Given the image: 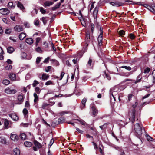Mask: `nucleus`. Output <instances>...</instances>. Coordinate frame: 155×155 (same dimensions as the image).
<instances>
[{
    "label": "nucleus",
    "instance_id": "f257e3e1",
    "mask_svg": "<svg viewBox=\"0 0 155 155\" xmlns=\"http://www.w3.org/2000/svg\"><path fill=\"white\" fill-rule=\"evenodd\" d=\"M119 89L117 87H115L111 89L110 90V101L113 102L115 101L116 98H118L119 101H120V96L118 94L117 92L119 91Z\"/></svg>",
    "mask_w": 155,
    "mask_h": 155
},
{
    "label": "nucleus",
    "instance_id": "f03ea898",
    "mask_svg": "<svg viewBox=\"0 0 155 155\" xmlns=\"http://www.w3.org/2000/svg\"><path fill=\"white\" fill-rule=\"evenodd\" d=\"M134 128L135 135L140 138L142 134V131L144 130L143 126L139 123H136L134 124Z\"/></svg>",
    "mask_w": 155,
    "mask_h": 155
},
{
    "label": "nucleus",
    "instance_id": "7ed1b4c3",
    "mask_svg": "<svg viewBox=\"0 0 155 155\" xmlns=\"http://www.w3.org/2000/svg\"><path fill=\"white\" fill-rule=\"evenodd\" d=\"M53 98H52L50 99L49 101V103L48 104L45 102H43L42 104L41 107L42 109H46L49 106H52L55 103L53 101L51 102V100Z\"/></svg>",
    "mask_w": 155,
    "mask_h": 155
},
{
    "label": "nucleus",
    "instance_id": "20e7f679",
    "mask_svg": "<svg viewBox=\"0 0 155 155\" xmlns=\"http://www.w3.org/2000/svg\"><path fill=\"white\" fill-rule=\"evenodd\" d=\"M91 110L92 111V115L93 116H95L97 115L98 113V111L96 109L95 105L94 104H91L90 105Z\"/></svg>",
    "mask_w": 155,
    "mask_h": 155
},
{
    "label": "nucleus",
    "instance_id": "39448f33",
    "mask_svg": "<svg viewBox=\"0 0 155 155\" xmlns=\"http://www.w3.org/2000/svg\"><path fill=\"white\" fill-rule=\"evenodd\" d=\"M100 29V34L99 35L98 37L97 38V40L98 43V45L99 46H101L102 44V40L103 39V31L102 30V29H101V28Z\"/></svg>",
    "mask_w": 155,
    "mask_h": 155
},
{
    "label": "nucleus",
    "instance_id": "423d86ee",
    "mask_svg": "<svg viewBox=\"0 0 155 155\" xmlns=\"http://www.w3.org/2000/svg\"><path fill=\"white\" fill-rule=\"evenodd\" d=\"M135 109H133L130 117L128 118V120H130L132 123H134L135 121Z\"/></svg>",
    "mask_w": 155,
    "mask_h": 155
},
{
    "label": "nucleus",
    "instance_id": "0eeeda50",
    "mask_svg": "<svg viewBox=\"0 0 155 155\" xmlns=\"http://www.w3.org/2000/svg\"><path fill=\"white\" fill-rule=\"evenodd\" d=\"M21 57L23 59L30 60L31 59V55H27L25 52H22L21 54Z\"/></svg>",
    "mask_w": 155,
    "mask_h": 155
},
{
    "label": "nucleus",
    "instance_id": "6e6552de",
    "mask_svg": "<svg viewBox=\"0 0 155 155\" xmlns=\"http://www.w3.org/2000/svg\"><path fill=\"white\" fill-rule=\"evenodd\" d=\"M110 4L112 6L116 7L123 6L124 5V3L117 1L110 2Z\"/></svg>",
    "mask_w": 155,
    "mask_h": 155
},
{
    "label": "nucleus",
    "instance_id": "1a4fd4ad",
    "mask_svg": "<svg viewBox=\"0 0 155 155\" xmlns=\"http://www.w3.org/2000/svg\"><path fill=\"white\" fill-rule=\"evenodd\" d=\"M92 35L91 34L89 31H87L86 35V40L88 42L90 40H92Z\"/></svg>",
    "mask_w": 155,
    "mask_h": 155
},
{
    "label": "nucleus",
    "instance_id": "9d476101",
    "mask_svg": "<svg viewBox=\"0 0 155 155\" xmlns=\"http://www.w3.org/2000/svg\"><path fill=\"white\" fill-rule=\"evenodd\" d=\"M12 125V122L9 121L7 119H5L4 120V127L7 129L11 127Z\"/></svg>",
    "mask_w": 155,
    "mask_h": 155
},
{
    "label": "nucleus",
    "instance_id": "9b49d317",
    "mask_svg": "<svg viewBox=\"0 0 155 155\" xmlns=\"http://www.w3.org/2000/svg\"><path fill=\"white\" fill-rule=\"evenodd\" d=\"M10 11L7 8H5L0 9V13L4 15H7L9 13Z\"/></svg>",
    "mask_w": 155,
    "mask_h": 155
},
{
    "label": "nucleus",
    "instance_id": "f8f14e48",
    "mask_svg": "<svg viewBox=\"0 0 155 155\" xmlns=\"http://www.w3.org/2000/svg\"><path fill=\"white\" fill-rule=\"evenodd\" d=\"M24 96L23 95L20 94L18 95V102L17 104H22L24 101Z\"/></svg>",
    "mask_w": 155,
    "mask_h": 155
},
{
    "label": "nucleus",
    "instance_id": "ddd939ff",
    "mask_svg": "<svg viewBox=\"0 0 155 155\" xmlns=\"http://www.w3.org/2000/svg\"><path fill=\"white\" fill-rule=\"evenodd\" d=\"M14 30L16 32H19L23 30V26L21 25H16L14 27Z\"/></svg>",
    "mask_w": 155,
    "mask_h": 155
},
{
    "label": "nucleus",
    "instance_id": "4468645a",
    "mask_svg": "<svg viewBox=\"0 0 155 155\" xmlns=\"http://www.w3.org/2000/svg\"><path fill=\"white\" fill-rule=\"evenodd\" d=\"M8 115L14 120H17L18 119V117L15 113L9 114Z\"/></svg>",
    "mask_w": 155,
    "mask_h": 155
},
{
    "label": "nucleus",
    "instance_id": "2eb2a0df",
    "mask_svg": "<svg viewBox=\"0 0 155 155\" xmlns=\"http://www.w3.org/2000/svg\"><path fill=\"white\" fill-rule=\"evenodd\" d=\"M133 72L134 71H131L129 72H122L118 74L121 76L128 77L132 74Z\"/></svg>",
    "mask_w": 155,
    "mask_h": 155
},
{
    "label": "nucleus",
    "instance_id": "dca6fc26",
    "mask_svg": "<svg viewBox=\"0 0 155 155\" xmlns=\"http://www.w3.org/2000/svg\"><path fill=\"white\" fill-rule=\"evenodd\" d=\"M98 11V8L97 6L96 7L93 12V15L94 19L97 17V15Z\"/></svg>",
    "mask_w": 155,
    "mask_h": 155
},
{
    "label": "nucleus",
    "instance_id": "f3484780",
    "mask_svg": "<svg viewBox=\"0 0 155 155\" xmlns=\"http://www.w3.org/2000/svg\"><path fill=\"white\" fill-rule=\"evenodd\" d=\"M142 73H141L137 76V80L134 82V83L135 84H137V83L140 82L142 78Z\"/></svg>",
    "mask_w": 155,
    "mask_h": 155
},
{
    "label": "nucleus",
    "instance_id": "a211bd4d",
    "mask_svg": "<svg viewBox=\"0 0 155 155\" xmlns=\"http://www.w3.org/2000/svg\"><path fill=\"white\" fill-rule=\"evenodd\" d=\"M17 6L20 9L22 10L23 11L25 10V8L22 4L21 3L19 2H17Z\"/></svg>",
    "mask_w": 155,
    "mask_h": 155
},
{
    "label": "nucleus",
    "instance_id": "6ab92c4d",
    "mask_svg": "<svg viewBox=\"0 0 155 155\" xmlns=\"http://www.w3.org/2000/svg\"><path fill=\"white\" fill-rule=\"evenodd\" d=\"M118 125L120 127V129L121 128L124 127V126L126 125V124L127 123V122L126 123L124 122V121L120 120H119L118 121Z\"/></svg>",
    "mask_w": 155,
    "mask_h": 155
},
{
    "label": "nucleus",
    "instance_id": "aec40b11",
    "mask_svg": "<svg viewBox=\"0 0 155 155\" xmlns=\"http://www.w3.org/2000/svg\"><path fill=\"white\" fill-rule=\"evenodd\" d=\"M34 143L37 148L40 149L42 147V145L39 142L36 140L34 141Z\"/></svg>",
    "mask_w": 155,
    "mask_h": 155
},
{
    "label": "nucleus",
    "instance_id": "412c9836",
    "mask_svg": "<svg viewBox=\"0 0 155 155\" xmlns=\"http://www.w3.org/2000/svg\"><path fill=\"white\" fill-rule=\"evenodd\" d=\"M15 6V4L13 3L12 2H9L8 5V8L13 9Z\"/></svg>",
    "mask_w": 155,
    "mask_h": 155
},
{
    "label": "nucleus",
    "instance_id": "4be33fe9",
    "mask_svg": "<svg viewBox=\"0 0 155 155\" xmlns=\"http://www.w3.org/2000/svg\"><path fill=\"white\" fill-rule=\"evenodd\" d=\"M87 101V99L86 98H84L81 101V104L82 105L81 106V109H83L85 105V103Z\"/></svg>",
    "mask_w": 155,
    "mask_h": 155
},
{
    "label": "nucleus",
    "instance_id": "5701e85b",
    "mask_svg": "<svg viewBox=\"0 0 155 155\" xmlns=\"http://www.w3.org/2000/svg\"><path fill=\"white\" fill-rule=\"evenodd\" d=\"M26 33H24V32L21 33L19 35V39L21 40H22L24 39V38L26 37Z\"/></svg>",
    "mask_w": 155,
    "mask_h": 155
},
{
    "label": "nucleus",
    "instance_id": "b1692460",
    "mask_svg": "<svg viewBox=\"0 0 155 155\" xmlns=\"http://www.w3.org/2000/svg\"><path fill=\"white\" fill-rule=\"evenodd\" d=\"M25 41L27 44L29 45H31L33 43V40L31 38H27L26 39Z\"/></svg>",
    "mask_w": 155,
    "mask_h": 155
},
{
    "label": "nucleus",
    "instance_id": "393cba45",
    "mask_svg": "<svg viewBox=\"0 0 155 155\" xmlns=\"http://www.w3.org/2000/svg\"><path fill=\"white\" fill-rule=\"evenodd\" d=\"M13 151L14 155H20V151L18 148H16L14 149Z\"/></svg>",
    "mask_w": 155,
    "mask_h": 155
},
{
    "label": "nucleus",
    "instance_id": "a878e982",
    "mask_svg": "<svg viewBox=\"0 0 155 155\" xmlns=\"http://www.w3.org/2000/svg\"><path fill=\"white\" fill-rule=\"evenodd\" d=\"M9 76L10 79L12 81L15 80L16 79V75L13 73H10Z\"/></svg>",
    "mask_w": 155,
    "mask_h": 155
},
{
    "label": "nucleus",
    "instance_id": "bb28decb",
    "mask_svg": "<svg viewBox=\"0 0 155 155\" xmlns=\"http://www.w3.org/2000/svg\"><path fill=\"white\" fill-rule=\"evenodd\" d=\"M7 52L10 54L12 53L15 51L14 48L12 46L8 47L7 48Z\"/></svg>",
    "mask_w": 155,
    "mask_h": 155
},
{
    "label": "nucleus",
    "instance_id": "cd10ccee",
    "mask_svg": "<svg viewBox=\"0 0 155 155\" xmlns=\"http://www.w3.org/2000/svg\"><path fill=\"white\" fill-rule=\"evenodd\" d=\"M10 138L12 140L15 141L17 140L18 137L15 134H12L11 135Z\"/></svg>",
    "mask_w": 155,
    "mask_h": 155
},
{
    "label": "nucleus",
    "instance_id": "c85d7f7f",
    "mask_svg": "<svg viewBox=\"0 0 155 155\" xmlns=\"http://www.w3.org/2000/svg\"><path fill=\"white\" fill-rule=\"evenodd\" d=\"M6 140L5 138L2 136L0 137V143L3 144H5Z\"/></svg>",
    "mask_w": 155,
    "mask_h": 155
},
{
    "label": "nucleus",
    "instance_id": "c756f323",
    "mask_svg": "<svg viewBox=\"0 0 155 155\" xmlns=\"http://www.w3.org/2000/svg\"><path fill=\"white\" fill-rule=\"evenodd\" d=\"M149 10L151 12L154 13L155 12V4H152L150 6Z\"/></svg>",
    "mask_w": 155,
    "mask_h": 155
},
{
    "label": "nucleus",
    "instance_id": "7c9ffc66",
    "mask_svg": "<svg viewBox=\"0 0 155 155\" xmlns=\"http://www.w3.org/2000/svg\"><path fill=\"white\" fill-rule=\"evenodd\" d=\"M53 4V2L50 1H46L44 3V6L45 7L50 6Z\"/></svg>",
    "mask_w": 155,
    "mask_h": 155
},
{
    "label": "nucleus",
    "instance_id": "2f4dec72",
    "mask_svg": "<svg viewBox=\"0 0 155 155\" xmlns=\"http://www.w3.org/2000/svg\"><path fill=\"white\" fill-rule=\"evenodd\" d=\"M24 145L26 147H30L32 145V143L31 142L25 141L24 142Z\"/></svg>",
    "mask_w": 155,
    "mask_h": 155
},
{
    "label": "nucleus",
    "instance_id": "473e14b6",
    "mask_svg": "<svg viewBox=\"0 0 155 155\" xmlns=\"http://www.w3.org/2000/svg\"><path fill=\"white\" fill-rule=\"evenodd\" d=\"M52 63L55 66H58L59 65V63L58 61L55 59H52L51 60Z\"/></svg>",
    "mask_w": 155,
    "mask_h": 155
},
{
    "label": "nucleus",
    "instance_id": "72a5a7b5",
    "mask_svg": "<svg viewBox=\"0 0 155 155\" xmlns=\"http://www.w3.org/2000/svg\"><path fill=\"white\" fill-rule=\"evenodd\" d=\"M49 78V76L45 73L42 74L41 77V79L43 80H47Z\"/></svg>",
    "mask_w": 155,
    "mask_h": 155
},
{
    "label": "nucleus",
    "instance_id": "f704fd0d",
    "mask_svg": "<svg viewBox=\"0 0 155 155\" xmlns=\"http://www.w3.org/2000/svg\"><path fill=\"white\" fill-rule=\"evenodd\" d=\"M92 60L91 58H89V61L86 65V66L87 68H90L91 67Z\"/></svg>",
    "mask_w": 155,
    "mask_h": 155
},
{
    "label": "nucleus",
    "instance_id": "c9c22d12",
    "mask_svg": "<svg viewBox=\"0 0 155 155\" xmlns=\"http://www.w3.org/2000/svg\"><path fill=\"white\" fill-rule=\"evenodd\" d=\"M76 120L78 121L81 124L85 126L87 124L86 122L81 119L79 118V119H76Z\"/></svg>",
    "mask_w": 155,
    "mask_h": 155
},
{
    "label": "nucleus",
    "instance_id": "e433bc0d",
    "mask_svg": "<svg viewBox=\"0 0 155 155\" xmlns=\"http://www.w3.org/2000/svg\"><path fill=\"white\" fill-rule=\"evenodd\" d=\"M48 18L46 17H42L41 20L42 21L44 25H45L46 23L48 21Z\"/></svg>",
    "mask_w": 155,
    "mask_h": 155
},
{
    "label": "nucleus",
    "instance_id": "4c0bfd02",
    "mask_svg": "<svg viewBox=\"0 0 155 155\" xmlns=\"http://www.w3.org/2000/svg\"><path fill=\"white\" fill-rule=\"evenodd\" d=\"M38 10L36 9H34L31 12V15L32 16H34L36 14H37Z\"/></svg>",
    "mask_w": 155,
    "mask_h": 155
},
{
    "label": "nucleus",
    "instance_id": "58836bf2",
    "mask_svg": "<svg viewBox=\"0 0 155 155\" xmlns=\"http://www.w3.org/2000/svg\"><path fill=\"white\" fill-rule=\"evenodd\" d=\"M103 76L104 78H106L108 80H110L111 79V77L109 75L107 74L105 71H104V74H103Z\"/></svg>",
    "mask_w": 155,
    "mask_h": 155
},
{
    "label": "nucleus",
    "instance_id": "ea45409f",
    "mask_svg": "<svg viewBox=\"0 0 155 155\" xmlns=\"http://www.w3.org/2000/svg\"><path fill=\"white\" fill-rule=\"evenodd\" d=\"M94 25L93 24H91V31H89L91 34L93 35L94 29Z\"/></svg>",
    "mask_w": 155,
    "mask_h": 155
},
{
    "label": "nucleus",
    "instance_id": "a19ab883",
    "mask_svg": "<svg viewBox=\"0 0 155 155\" xmlns=\"http://www.w3.org/2000/svg\"><path fill=\"white\" fill-rule=\"evenodd\" d=\"M33 95H34V102L35 103L38 101V96L35 93H34Z\"/></svg>",
    "mask_w": 155,
    "mask_h": 155
},
{
    "label": "nucleus",
    "instance_id": "79ce46f5",
    "mask_svg": "<svg viewBox=\"0 0 155 155\" xmlns=\"http://www.w3.org/2000/svg\"><path fill=\"white\" fill-rule=\"evenodd\" d=\"M9 81L7 79L3 80L2 82V83L4 85H8L9 84Z\"/></svg>",
    "mask_w": 155,
    "mask_h": 155
},
{
    "label": "nucleus",
    "instance_id": "37998d69",
    "mask_svg": "<svg viewBox=\"0 0 155 155\" xmlns=\"http://www.w3.org/2000/svg\"><path fill=\"white\" fill-rule=\"evenodd\" d=\"M20 137L22 140H25L26 138V135L25 133H22L20 134Z\"/></svg>",
    "mask_w": 155,
    "mask_h": 155
},
{
    "label": "nucleus",
    "instance_id": "c03bdc74",
    "mask_svg": "<svg viewBox=\"0 0 155 155\" xmlns=\"http://www.w3.org/2000/svg\"><path fill=\"white\" fill-rule=\"evenodd\" d=\"M120 68H125L126 69L130 71L131 70V68L130 66H122L120 67Z\"/></svg>",
    "mask_w": 155,
    "mask_h": 155
},
{
    "label": "nucleus",
    "instance_id": "a18cd8bd",
    "mask_svg": "<svg viewBox=\"0 0 155 155\" xmlns=\"http://www.w3.org/2000/svg\"><path fill=\"white\" fill-rule=\"evenodd\" d=\"M35 50L37 52L39 53H41L42 52V51L41 48L39 47H37L35 48Z\"/></svg>",
    "mask_w": 155,
    "mask_h": 155
},
{
    "label": "nucleus",
    "instance_id": "49530a36",
    "mask_svg": "<svg viewBox=\"0 0 155 155\" xmlns=\"http://www.w3.org/2000/svg\"><path fill=\"white\" fill-rule=\"evenodd\" d=\"M58 120V122H60V123H63L64 122L65 120L64 117H61L59 118Z\"/></svg>",
    "mask_w": 155,
    "mask_h": 155
},
{
    "label": "nucleus",
    "instance_id": "de8ad7c7",
    "mask_svg": "<svg viewBox=\"0 0 155 155\" xmlns=\"http://www.w3.org/2000/svg\"><path fill=\"white\" fill-rule=\"evenodd\" d=\"M41 38L40 37H38L36 38L35 43L36 46L38 45V43L41 40Z\"/></svg>",
    "mask_w": 155,
    "mask_h": 155
},
{
    "label": "nucleus",
    "instance_id": "09e8293b",
    "mask_svg": "<svg viewBox=\"0 0 155 155\" xmlns=\"http://www.w3.org/2000/svg\"><path fill=\"white\" fill-rule=\"evenodd\" d=\"M150 71V68L148 67H147L144 70V73L145 74H147Z\"/></svg>",
    "mask_w": 155,
    "mask_h": 155
},
{
    "label": "nucleus",
    "instance_id": "8fccbe9b",
    "mask_svg": "<svg viewBox=\"0 0 155 155\" xmlns=\"http://www.w3.org/2000/svg\"><path fill=\"white\" fill-rule=\"evenodd\" d=\"M35 90L36 92L39 94L41 91V89L38 87H36L35 88Z\"/></svg>",
    "mask_w": 155,
    "mask_h": 155
},
{
    "label": "nucleus",
    "instance_id": "3c124183",
    "mask_svg": "<svg viewBox=\"0 0 155 155\" xmlns=\"http://www.w3.org/2000/svg\"><path fill=\"white\" fill-rule=\"evenodd\" d=\"M53 85V83H52V81L51 80H49L47 82H46L45 83V85Z\"/></svg>",
    "mask_w": 155,
    "mask_h": 155
},
{
    "label": "nucleus",
    "instance_id": "603ef678",
    "mask_svg": "<svg viewBox=\"0 0 155 155\" xmlns=\"http://www.w3.org/2000/svg\"><path fill=\"white\" fill-rule=\"evenodd\" d=\"M39 82L36 80H35L32 84V86L33 87H35L37 85L39 84Z\"/></svg>",
    "mask_w": 155,
    "mask_h": 155
},
{
    "label": "nucleus",
    "instance_id": "864d4df0",
    "mask_svg": "<svg viewBox=\"0 0 155 155\" xmlns=\"http://www.w3.org/2000/svg\"><path fill=\"white\" fill-rule=\"evenodd\" d=\"M11 32V29H6L5 31V33L9 34Z\"/></svg>",
    "mask_w": 155,
    "mask_h": 155
},
{
    "label": "nucleus",
    "instance_id": "5fc2aeb1",
    "mask_svg": "<svg viewBox=\"0 0 155 155\" xmlns=\"http://www.w3.org/2000/svg\"><path fill=\"white\" fill-rule=\"evenodd\" d=\"M12 68V67L11 65L8 64L5 67V69L6 70H9L11 69Z\"/></svg>",
    "mask_w": 155,
    "mask_h": 155
},
{
    "label": "nucleus",
    "instance_id": "6e6d98bb",
    "mask_svg": "<svg viewBox=\"0 0 155 155\" xmlns=\"http://www.w3.org/2000/svg\"><path fill=\"white\" fill-rule=\"evenodd\" d=\"M39 21L38 20L36 19L34 20V25L36 26H38L39 24Z\"/></svg>",
    "mask_w": 155,
    "mask_h": 155
},
{
    "label": "nucleus",
    "instance_id": "4d7b16f0",
    "mask_svg": "<svg viewBox=\"0 0 155 155\" xmlns=\"http://www.w3.org/2000/svg\"><path fill=\"white\" fill-rule=\"evenodd\" d=\"M23 113L25 116L28 113V111L26 108H24L23 110Z\"/></svg>",
    "mask_w": 155,
    "mask_h": 155
},
{
    "label": "nucleus",
    "instance_id": "13d9d810",
    "mask_svg": "<svg viewBox=\"0 0 155 155\" xmlns=\"http://www.w3.org/2000/svg\"><path fill=\"white\" fill-rule=\"evenodd\" d=\"M119 33L120 36H122L124 35L125 32L124 31L121 30L119 31Z\"/></svg>",
    "mask_w": 155,
    "mask_h": 155
},
{
    "label": "nucleus",
    "instance_id": "bf43d9fd",
    "mask_svg": "<svg viewBox=\"0 0 155 155\" xmlns=\"http://www.w3.org/2000/svg\"><path fill=\"white\" fill-rule=\"evenodd\" d=\"M147 137L148 141H152L153 140V138L148 135L147 136Z\"/></svg>",
    "mask_w": 155,
    "mask_h": 155
},
{
    "label": "nucleus",
    "instance_id": "052dcab7",
    "mask_svg": "<svg viewBox=\"0 0 155 155\" xmlns=\"http://www.w3.org/2000/svg\"><path fill=\"white\" fill-rule=\"evenodd\" d=\"M25 107L27 108H28L30 107V104L29 101H26L25 104Z\"/></svg>",
    "mask_w": 155,
    "mask_h": 155
},
{
    "label": "nucleus",
    "instance_id": "680f3d73",
    "mask_svg": "<svg viewBox=\"0 0 155 155\" xmlns=\"http://www.w3.org/2000/svg\"><path fill=\"white\" fill-rule=\"evenodd\" d=\"M41 12L42 14H45L46 13V11L42 7H41L40 9Z\"/></svg>",
    "mask_w": 155,
    "mask_h": 155
},
{
    "label": "nucleus",
    "instance_id": "e2e57ef3",
    "mask_svg": "<svg viewBox=\"0 0 155 155\" xmlns=\"http://www.w3.org/2000/svg\"><path fill=\"white\" fill-rule=\"evenodd\" d=\"M51 66H48L45 69V71L48 72L49 71V70L51 69Z\"/></svg>",
    "mask_w": 155,
    "mask_h": 155
},
{
    "label": "nucleus",
    "instance_id": "0e129e2a",
    "mask_svg": "<svg viewBox=\"0 0 155 155\" xmlns=\"http://www.w3.org/2000/svg\"><path fill=\"white\" fill-rule=\"evenodd\" d=\"M81 22L83 26L85 27L86 26V23L84 19L81 20Z\"/></svg>",
    "mask_w": 155,
    "mask_h": 155
},
{
    "label": "nucleus",
    "instance_id": "69168bd1",
    "mask_svg": "<svg viewBox=\"0 0 155 155\" xmlns=\"http://www.w3.org/2000/svg\"><path fill=\"white\" fill-rule=\"evenodd\" d=\"M41 58L40 57H37L36 59V63L37 64H39L41 61Z\"/></svg>",
    "mask_w": 155,
    "mask_h": 155
},
{
    "label": "nucleus",
    "instance_id": "338daca9",
    "mask_svg": "<svg viewBox=\"0 0 155 155\" xmlns=\"http://www.w3.org/2000/svg\"><path fill=\"white\" fill-rule=\"evenodd\" d=\"M10 94H14L16 92V91L15 89H10Z\"/></svg>",
    "mask_w": 155,
    "mask_h": 155
},
{
    "label": "nucleus",
    "instance_id": "774afa93",
    "mask_svg": "<svg viewBox=\"0 0 155 155\" xmlns=\"http://www.w3.org/2000/svg\"><path fill=\"white\" fill-rule=\"evenodd\" d=\"M10 89L9 88H8L5 89V92L6 93H7V94H9V93H10Z\"/></svg>",
    "mask_w": 155,
    "mask_h": 155
}]
</instances>
